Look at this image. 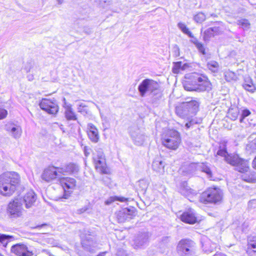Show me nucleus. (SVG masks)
<instances>
[{
    "instance_id": "c85d7f7f",
    "label": "nucleus",
    "mask_w": 256,
    "mask_h": 256,
    "mask_svg": "<svg viewBox=\"0 0 256 256\" xmlns=\"http://www.w3.org/2000/svg\"><path fill=\"white\" fill-rule=\"evenodd\" d=\"M152 168L154 171L164 174V166L162 160H155L152 164Z\"/></svg>"
},
{
    "instance_id": "0eeeda50",
    "label": "nucleus",
    "mask_w": 256,
    "mask_h": 256,
    "mask_svg": "<svg viewBox=\"0 0 256 256\" xmlns=\"http://www.w3.org/2000/svg\"><path fill=\"white\" fill-rule=\"evenodd\" d=\"M199 103L196 100L184 102L178 104L175 108V112L178 116L184 118L190 114H196L199 109Z\"/></svg>"
},
{
    "instance_id": "a878e982",
    "label": "nucleus",
    "mask_w": 256,
    "mask_h": 256,
    "mask_svg": "<svg viewBox=\"0 0 256 256\" xmlns=\"http://www.w3.org/2000/svg\"><path fill=\"white\" fill-rule=\"evenodd\" d=\"M240 115V110L236 106L230 108L228 109L227 117L232 120H236Z\"/></svg>"
},
{
    "instance_id": "39448f33",
    "label": "nucleus",
    "mask_w": 256,
    "mask_h": 256,
    "mask_svg": "<svg viewBox=\"0 0 256 256\" xmlns=\"http://www.w3.org/2000/svg\"><path fill=\"white\" fill-rule=\"evenodd\" d=\"M162 144L171 150H177L182 144V136L178 130L169 128L164 131L160 134Z\"/></svg>"
},
{
    "instance_id": "37998d69",
    "label": "nucleus",
    "mask_w": 256,
    "mask_h": 256,
    "mask_svg": "<svg viewBox=\"0 0 256 256\" xmlns=\"http://www.w3.org/2000/svg\"><path fill=\"white\" fill-rule=\"evenodd\" d=\"M84 150L85 156H88L90 154V148L87 146H85L84 148Z\"/></svg>"
},
{
    "instance_id": "cd10ccee",
    "label": "nucleus",
    "mask_w": 256,
    "mask_h": 256,
    "mask_svg": "<svg viewBox=\"0 0 256 256\" xmlns=\"http://www.w3.org/2000/svg\"><path fill=\"white\" fill-rule=\"evenodd\" d=\"M191 42L195 45L200 53L203 55L206 54L207 52L204 44L202 42H200L198 38L194 37L193 40H191Z\"/></svg>"
},
{
    "instance_id": "ea45409f",
    "label": "nucleus",
    "mask_w": 256,
    "mask_h": 256,
    "mask_svg": "<svg viewBox=\"0 0 256 256\" xmlns=\"http://www.w3.org/2000/svg\"><path fill=\"white\" fill-rule=\"evenodd\" d=\"M48 224L44 223V224H38V225L34 226H32V228L34 229H38V230H40L42 228H44L48 227Z\"/></svg>"
},
{
    "instance_id": "1a4fd4ad",
    "label": "nucleus",
    "mask_w": 256,
    "mask_h": 256,
    "mask_svg": "<svg viewBox=\"0 0 256 256\" xmlns=\"http://www.w3.org/2000/svg\"><path fill=\"white\" fill-rule=\"evenodd\" d=\"M58 182L64 190L62 198L68 199L76 188V180L70 177L60 176L58 178Z\"/></svg>"
},
{
    "instance_id": "c756f323",
    "label": "nucleus",
    "mask_w": 256,
    "mask_h": 256,
    "mask_svg": "<svg viewBox=\"0 0 256 256\" xmlns=\"http://www.w3.org/2000/svg\"><path fill=\"white\" fill-rule=\"evenodd\" d=\"M12 128L8 129L7 130L11 133L12 136L15 138L20 137L22 132L20 126L14 124H12Z\"/></svg>"
},
{
    "instance_id": "c03bdc74",
    "label": "nucleus",
    "mask_w": 256,
    "mask_h": 256,
    "mask_svg": "<svg viewBox=\"0 0 256 256\" xmlns=\"http://www.w3.org/2000/svg\"><path fill=\"white\" fill-rule=\"evenodd\" d=\"M252 168L256 170V156H255V158H254V159L252 160Z\"/></svg>"
},
{
    "instance_id": "a18cd8bd",
    "label": "nucleus",
    "mask_w": 256,
    "mask_h": 256,
    "mask_svg": "<svg viewBox=\"0 0 256 256\" xmlns=\"http://www.w3.org/2000/svg\"><path fill=\"white\" fill-rule=\"evenodd\" d=\"M192 120H190L189 122L186 123V126L187 128H189L192 125Z\"/></svg>"
},
{
    "instance_id": "ddd939ff",
    "label": "nucleus",
    "mask_w": 256,
    "mask_h": 256,
    "mask_svg": "<svg viewBox=\"0 0 256 256\" xmlns=\"http://www.w3.org/2000/svg\"><path fill=\"white\" fill-rule=\"evenodd\" d=\"M222 32L221 24L219 22H216L214 26L204 30L202 29L200 30L202 39L205 42H208L212 38L220 35Z\"/></svg>"
},
{
    "instance_id": "49530a36",
    "label": "nucleus",
    "mask_w": 256,
    "mask_h": 256,
    "mask_svg": "<svg viewBox=\"0 0 256 256\" xmlns=\"http://www.w3.org/2000/svg\"><path fill=\"white\" fill-rule=\"evenodd\" d=\"M64 0H57L59 4H62L64 2Z\"/></svg>"
},
{
    "instance_id": "c9c22d12",
    "label": "nucleus",
    "mask_w": 256,
    "mask_h": 256,
    "mask_svg": "<svg viewBox=\"0 0 256 256\" xmlns=\"http://www.w3.org/2000/svg\"><path fill=\"white\" fill-rule=\"evenodd\" d=\"M12 238V236L0 234V242L2 243L4 246H6L8 244V240Z\"/></svg>"
},
{
    "instance_id": "9b49d317",
    "label": "nucleus",
    "mask_w": 256,
    "mask_h": 256,
    "mask_svg": "<svg viewBox=\"0 0 256 256\" xmlns=\"http://www.w3.org/2000/svg\"><path fill=\"white\" fill-rule=\"evenodd\" d=\"M40 108L47 113L55 115L59 110V106L56 100L53 98H42L40 102Z\"/></svg>"
},
{
    "instance_id": "b1692460",
    "label": "nucleus",
    "mask_w": 256,
    "mask_h": 256,
    "mask_svg": "<svg viewBox=\"0 0 256 256\" xmlns=\"http://www.w3.org/2000/svg\"><path fill=\"white\" fill-rule=\"evenodd\" d=\"M246 252L256 254V236L250 237L248 239Z\"/></svg>"
},
{
    "instance_id": "f03ea898",
    "label": "nucleus",
    "mask_w": 256,
    "mask_h": 256,
    "mask_svg": "<svg viewBox=\"0 0 256 256\" xmlns=\"http://www.w3.org/2000/svg\"><path fill=\"white\" fill-rule=\"evenodd\" d=\"M79 170L78 164L72 162H68L60 166L50 165L44 169L40 177L44 181L50 182L60 176H74L78 174Z\"/></svg>"
},
{
    "instance_id": "412c9836",
    "label": "nucleus",
    "mask_w": 256,
    "mask_h": 256,
    "mask_svg": "<svg viewBox=\"0 0 256 256\" xmlns=\"http://www.w3.org/2000/svg\"><path fill=\"white\" fill-rule=\"evenodd\" d=\"M201 170L206 173L211 180L218 181L221 180L220 178L218 176V174L214 172L211 168L206 164H202L201 166Z\"/></svg>"
},
{
    "instance_id": "4468645a",
    "label": "nucleus",
    "mask_w": 256,
    "mask_h": 256,
    "mask_svg": "<svg viewBox=\"0 0 256 256\" xmlns=\"http://www.w3.org/2000/svg\"><path fill=\"white\" fill-rule=\"evenodd\" d=\"M11 252L16 256H33L34 252L28 246L22 243L13 245L10 249Z\"/></svg>"
},
{
    "instance_id": "a19ab883",
    "label": "nucleus",
    "mask_w": 256,
    "mask_h": 256,
    "mask_svg": "<svg viewBox=\"0 0 256 256\" xmlns=\"http://www.w3.org/2000/svg\"><path fill=\"white\" fill-rule=\"evenodd\" d=\"M115 200L116 201H119L120 202H126L128 200V198L124 196H115Z\"/></svg>"
},
{
    "instance_id": "473e14b6",
    "label": "nucleus",
    "mask_w": 256,
    "mask_h": 256,
    "mask_svg": "<svg viewBox=\"0 0 256 256\" xmlns=\"http://www.w3.org/2000/svg\"><path fill=\"white\" fill-rule=\"evenodd\" d=\"M237 24L244 30L248 29L250 28V23L248 19L240 18L237 21Z\"/></svg>"
},
{
    "instance_id": "393cba45",
    "label": "nucleus",
    "mask_w": 256,
    "mask_h": 256,
    "mask_svg": "<svg viewBox=\"0 0 256 256\" xmlns=\"http://www.w3.org/2000/svg\"><path fill=\"white\" fill-rule=\"evenodd\" d=\"M206 67L208 70L213 74L218 73L220 70L219 63L216 60H210L208 62Z\"/></svg>"
},
{
    "instance_id": "4c0bfd02",
    "label": "nucleus",
    "mask_w": 256,
    "mask_h": 256,
    "mask_svg": "<svg viewBox=\"0 0 256 256\" xmlns=\"http://www.w3.org/2000/svg\"><path fill=\"white\" fill-rule=\"evenodd\" d=\"M78 112L80 113L87 114L88 112V106L82 104L78 106Z\"/></svg>"
},
{
    "instance_id": "6ab92c4d",
    "label": "nucleus",
    "mask_w": 256,
    "mask_h": 256,
    "mask_svg": "<svg viewBox=\"0 0 256 256\" xmlns=\"http://www.w3.org/2000/svg\"><path fill=\"white\" fill-rule=\"evenodd\" d=\"M87 134L92 142H98L100 138L98 130L94 124H88Z\"/></svg>"
},
{
    "instance_id": "2f4dec72",
    "label": "nucleus",
    "mask_w": 256,
    "mask_h": 256,
    "mask_svg": "<svg viewBox=\"0 0 256 256\" xmlns=\"http://www.w3.org/2000/svg\"><path fill=\"white\" fill-rule=\"evenodd\" d=\"M224 78L228 82L236 81L238 79L237 76L234 72L228 70L224 72Z\"/></svg>"
},
{
    "instance_id": "72a5a7b5",
    "label": "nucleus",
    "mask_w": 256,
    "mask_h": 256,
    "mask_svg": "<svg viewBox=\"0 0 256 256\" xmlns=\"http://www.w3.org/2000/svg\"><path fill=\"white\" fill-rule=\"evenodd\" d=\"M194 19L197 24H202L206 20V16L204 13L200 12L194 15Z\"/></svg>"
},
{
    "instance_id": "423d86ee",
    "label": "nucleus",
    "mask_w": 256,
    "mask_h": 256,
    "mask_svg": "<svg viewBox=\"0 0 256 256\" xmlns=\"http://www.w3.org/2000/svg\"><path fill=\"white\" fill-rule=\"evenodd\" d=\"M223 198L224 193L220 187L212 186L208 187L200 194L199 201L204 204H217L222 202Z\"/></svg>"
},
{
    "instance_id": "4be33fe9",
    "label": "nucleus",
    "mask_w": 256,
    "mask_h": 256,
    "mask_svg": "<svg viewBox=\"0 0 256 256\" xmlns=\"http://www.w3.org/2000/svg\"><path fill=\"white\" fill-rule=\"evenodd\" d=\"M217 155L224 157L225 161L229 164L230 159H232V156H235L236 154H228L227 150L226 142H224L222 147L220 146L219 150H218Z\"/></svg>"
},
{
    "instance_id": "9d476101",
    "label": "nucleus",
    "mask_w": 256,
    "mask_h": 256,
    "mask_svg": "<svg viewBox=\"0 0 256 256\" xmlns=\"http://www.w3.org/2000/svg\"><path fill=\"white\" fill-rule=\"evenodd\" d=\"M24 209L20 200L16 198L12 200L8 204L7 212L12 218H17L22 216Z\"/></svg>"
},
{
    "instance_id": "2eb2a0df",
    "label": "nucleus",
    "mask_w": 256,
    "mask_h": 256,
    "mask_svg": "<svg viewBox=\"0 0 256 256\" xmlns=\"http://www.w3.org/2000/svg\"><path fill=\"white\" fill-rule=\"evenodd\" d=\"M116 216L118 222L122 223L131 220L134 216V212L130 209L126 208L116 212Z\"/></svg>"
},
{
    "instance_id": "f8f14e48",
    "label": "nucleus",
    "mask_w": 256,
    "mask_h": 256,
    "mask_svg": "<svg viewBox=\"0 0 256 256\" xmlns=\"http://www.w3.org/2000/svg\"><path fill=\"white\" fill-rule=\"evenodd\" d=\"M159 84L152 79L146 78L142 81L138 87L140 96H144L148 92H154L159 89Z\"/></svg>"
},
{
    "instance_id": "6e6552de",
    "label": "nucleus",
    "mask_w": 256,
    "mask_h": 256,
    "mask_svg": "<svg viewBox=\"0 0 256 256\" xmlns=\"http://www.w3.org/2000/svg\"><path fill=\"white\" fill-rule=\"evenodd\" d=\"M92 161L97 172L102 174H110V169L106 162V156L102 151H98V154H94Z\"/></svg>"
},
{
    "instance_id": "dca6fc26",
    "label": "nucleus",
    "mask_w": 256,
    "mask_h": 256,
    "mask_svg": "<svg viewBox=\"0 0 256 256\" xmlns=\"http://www.w3.org/2000/svg\"><path fill=\"white\" fill-rule=\"evenodd\" d=\"M193 246V242L188 238H183L178 243L177 246V251L182 255L188 254L192 250Z\"/></svg>"
},
{
    "instance_id": "58836bf2",
    "label": "nucleus",
    "mask_w": 256,
    "mask_h": 256,
    "mask_svg": "<svg viewBox=\"0 0 256 256\" xmlns=\"http://www.w3.org/2000/svg\"><path fill=\"white\" fill-rule=\"evenodd\" d=\"M8 115V112L6 109L0 108V120L6 118Z\"/></svg>"
},
{
    "instance_id": "f257e3e1",
    "label": "nucleus",
    "mask_w": 256,
    "mask_h": 256,
    "mask_svg": "<svg viewBox=\"0 0 256 256\" xmlns=\"http://www.w3.org/2000/svg\"><path fill=\"white\" fill-rule=\"evenodd\" d=\"M182 84L188 92H204L212 89V84L208 77L204 73L196 72L185 74Z\"/></svg>"
},
{
    "instance_id": "20e7f679",
    "label": "nucleus",
    "mask_w": 256,
    "mask_h": 256,
    "mask_svg": "<svg viewBox=\"0 0 256 256\" xmlns=\"http://www.w3.org/2000/svg\"><path fill=\"white\" fill-rule=\"evenodd\" d=\"M229 164L235 166V170L241 174L242 179L248 182L252 183L256 181V174L250 169L248 160L240 158L238 154L232 156Z\"/></svg>"
},
{
    "instance_id": "09e8293b",
    "label": "nucleus",
    "mask_w": 256,
    "mask_h": 256,
    "mask_svg": "<svg viewBox=\"0 0 256 256\" xmlns=\"http://www.w3.org/2000/svg\"><path fill=\"white\" fill-rule=\"evenodd\" d=\"M224 256H226V255H225V254H224Z\"/></svg>"
},
{
    "instance_id": "7c9ffc66",
    "label": "nucleus",
    "mask_w": 256,
    "mask_h": 256,
    "mask_svg": "<svg viewBox=\"0 0 256 256\" xmlns=\"http://www.w3.org/2000/svg\"><path fill=\"white\" fill-rule=\"evenodd\" d=\"M178 26L183 33L187 34L190 38H194V36L192 32L182 22H179L178 23Z\"/></svg>"
},
{
    "instance_id": "a211bd4d",
    "label": "nucleus",
    "mask_w": 256,
    "mask_h": 256,
    "mask_svg": "<svg viewBox=\"0 0 256 256\" xmlns=\"http://www.w3.org/2000/svg\"><path fill=\"white\" fill-rule=\"evenodd\" d=\"M36 194L32 190L28 191L22 198L23 202L27 208L32 206L36 202Z\"/></svg>"
},
{
    "instance_id": "aec40b11",
    "label": "nucleus",
    "mask_w": 256,
    "mask_h": 256,
    "mask_svg": "<svg viewBox=\"0 0 256 256\" xmlns=\"http://www.w3.org/2000/svg\"><path fill=\"white\" fill-rule=\"evenodd\" d=\"M190 67V64L188 63H183L181 61L174 62L172 72L174 74H178L188 69Z\"/></svg>"
},
{
    "instance_id": "f704fd0d",
    "label": "nucleus",
    "mask_w": 256,
    "mask_h": 256,
    "mask_svg": "<svg viewBox=\"0 0 256 256\" xmlns=\"http://www.w3.org/2000/svg\"><path fill=\"white\" fill-rule=\"evenodd\" d=\"M136 190L138 192L145 191L147 188V184L144 180H140L138 182L136 186Z\"/></svg>"
},
{
    "instance_id": "79ce46f5",
    "label": "nucleus",
    "mask_w": 256,
    "mask_h": 256,
    "mask_svg": "<svg viewBox=\"0 0 256 256\" xmlns=\"http://www.w3.org/2000/svg\"><path fill=\"white\" fill-rule=\"evenodd\" d=\"M115 198V196H111L108 200L105 201V204L107 205L110 204L112 202L116 201Z\"/></svg>"
},
{
    "instance_id": "de8ad7c7",
    "label": "nucleus",
    "mask_w": 256,
    "mask_h": 256,
    "mask_svg": "<svg viewBox=\"0 0 256 256\" xmlns=\"http://www.w3.org/2000/svg\"><path fill=\"white\" fill-rule=\"evenodd\" d=\"M0 256H4L1 253H0Z\"/></svg>"
},
{
    "instance_id": "f3484780",
    "label": "nucleus",
    "mask_w": 256,
    "mask_h": 256,
    "mask_svg": "<svg viewBox=\"0 0 256 256\" xmlns=\"http://www.w3.org/2000/svg\"><path fill=\"white\" fill-rule=\"evenodd\" d=\"M180 218L184 223L194 224L199 222V220L196 214L191 210L185 211L180 214Z\"/></svg>"
},
{
    "instance_id": "7ed1b4c3",
    "label": "nucleus",
    "mask_w": 256,
    "mask_h": 256,
    "mask_svg": "<svg viewBox=\"0 0 256 256\" xmlns=\"http://www.w3.org/2000/svg\"><path fill=\"white\" fill-rule=\"evenodd\" d=\"M21 178L16 172H5L0 174V194L4 196H12L20 186Z\"/></svg>"
},
{
    "instance_id": "5701e85b",
    "label": "nucleus",
    "mask_w": 256,
    "mask_h": 256,
    "mask_svg": "<svg viewBox=\"0 0 256 256\" xmlns=\"http://www.w3.org/2000/svg\"><path fill=\"white\" fill-rule=\"evenodd\" d=\"M242 87L245 90L251 93H254L256 91V85L254 84L252 80L249 78L244 79Z\"/></svg>"
},
{
    "instance_id": "bb28decb",
    "label": "nucleus",
    "mask_w": 256,
    "mask_h": 256,
    "mask_svg": "<svg viewBox=\"0 0 256 256\" xmlns=\"http://www.w3.org/2000/svg\"><path fill=\"white\" fill-rule=\"evenodd\" d=\"M64 116L68 120H76L77 116L71 106H67L64 112Z\"/></svg>"
},
{
    "instance_id": "e433bc0d",
    "label": "nucleus",
    "mask_w": 256,
    "mask_h": 256,
    "mask_svg": "<svg viewBox=\"0 0 256 256\" xmlns=\"http://www.w3.org/2000/svg\"><path fill=\"white\" fill-rule=\"evenodd\" d=\"M251 114V112L248 109H244L242 110L241 116L240 118V123L243 122L244 119L249 116Z\"/></svg>"
}]
</instances>
